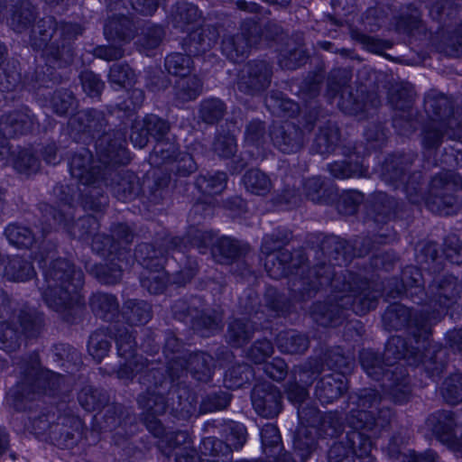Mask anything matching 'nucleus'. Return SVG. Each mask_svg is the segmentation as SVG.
Masks as SVG:
<instances>
[{"instance_id":"54","label":"nucleus","mask_w":462,"mask_h":462,"mask_svg":"<svg viewBox=\"0 0 462 462\" xmlns=\"http://www.w3.org/2000/svg\"><path fill=\"white\" fill-rule=\"evenodd\" d=\"M227 183V175L224 171L216 173L207 172L197 177L195 185L198 189L207 195L220 194L226 188Z\"/></svg>"},{"instance_id":"45","label":"nucleus","mask_w":462,"mask_h":462,"mask_svg":"<svg viewBox=\"0 0 462 462\" xmlns=\"http://www.w3.org/2000/svg\"><path fill=\"white\" fill-rule=\"evenodd\" d=\"M242 182L247 192L261 197L267 196L273 187L269 175L257 168L246 171Z\"/></svg>"},{"instance_id":"64","label":"nucleus","mask_w":462,"mask_h":462,"mask_svg":"<svg viewBox=\"0 0 462 462\" xmlns=\"http://www.w3.org/2000/svg\"><path fill=\"white\" fill-rule=\"evenodd\" d=\"M442 382H436L444 401L451 405L462 401V377H440Z\"/></svg>"},{"instance_id":"44","label":"nucleus","mask_w":462,"mask_h":462,"mask_svg":"<svg viewBox=\"0 0 462 462\" xmlns=\"http://www.w3.org/2000/svg\"><path fill=\"white\" fill-rule=\"evenodd\" d=\"M203 83L196 75H189L180 78L173 86L175 101L184 104L195 100L201 95Z\"/></svg>"},{"instance_id":"58","label":"nucleus","mask_w":462,"mask_h":462,"mask_svg":"<svg viewBox=\"0 0 462 462\" xmlns=\"http://www.w3.org/2000/svg\"><path fill=\"white\" fill-rule=\"evenodd\" d=\"M14 365L19 369L22 375H62L60 373L51 372L43 368L39 355L36 353L15 357Z\"/></svg>"},{"instance_id":"20","label":"nucleus","mask_w":462,"mask_h":462,"mask_svg":"<svg viewBox=\"0 0 462 462\" xmlns=\"http://www.w3.org/2000/svg\"><path fill=\"white\" fill-rule=\"evenodd\" d=\"M125 143V134L121 130L106 131L96 141L97 157L104 165L112 168L116 164H127L130 156Z\"/></svg>"},{"instance_id":"24","label":"nucleus","mask_w":462,"mask_h":462,"mask_svg":"<svg viewBox=\"0 0 462 462\" xmlns=\"http://www.w3.org/2000/svg\"><path fill=\"white\" fill-rule=\"evenodd\" d=\"M191 309L195 311V314L190 320L192 328L201 337H208L222 329V313L216 310L208 308L201 298H194Z\"/></svg>"},{"instance_id":"23","label":"nucleus","mask_w":462,"mask_h":462,"mask_svg":"<svg viewBox=\"0 0 462 462\" xmlns=\"http://www.w3.org/2000/svg\"><path fill=\"white\" fill-rule=\"evenodd\" d=\"M420 135L421 145L425 151H437L445 138L455 140L462 137V115L455 124L428 120L422 126Z\"/></svg>"},{"instance_id":"51","label":"nucleus","mask_w":462,"mask_h":462,"mask_svg":"<svg viewBox=\"0 0 462 462\" xmlns=\"http://www.w3.org/2000/svg\"><path fill=\"white\" fill-rule=\"evenodd\" d=\"M266 107L278 116H294L299 112V105L283 93L273 91L265 99Z\"/></svg>"},{"instance_id":"1","label":"nucleus","mask_w":462,"mask_h":462,"mask_svg":"<svg viewBox=\"0 0 462 462\" xmlns=\"http://www.w3.org/2000/svg\"><path fill=\"white\" fill-rule=\"evenodd\" d=\"M371 238L356 239L350 245L344 239L328 236L321 250L328 255V263L311 267L308 275L295 279L290 291L295 300L310 299L320 288L330 286L332 294L327 301L315 302L310 308L312 319L322 327H338L351 312L362 316L375 309L382 292L373 289L359 274L348 270H335L346 265L353 257H362L372 249Z\"/></svg>"},{"instance_id":"13","label":"nucleus","mask_w":462,"mask_h":462,"mask_svg":"<svg viewBox=\"0 0 462 462\" xmlns=\"http://www.w3.org/2000/svg\"><path fill=\"white\" fill-rule=\"evenodd\" d=\"M427 208L433 213L450 215L462 208V177L453 171H443L430 180Z\"/></svg>"},{"instance_id":"48","label":"nucleus","mask_w":462,"mask_h":462,"mask_svg":"<svg viewBox=\"0 0 462 462\" xmlns=\"http://www.w3.org/2000/svg\"><path fill=\"white\" fill-rule=\"evenodd\" d=\"M163 353L167 360L165 373L167 375H178L180 369L176 364H179L186 352L182 350V343L171 331L165 333Z\"/></svg>"},{"instance_id":"9","label":"nucleus","mask_w":462,"mask_h":462,"mask_svg":"<svg viewBox=\"0 0 462 462\" xmlns=\"http://www.w3.org/2000/svg\"><path fill=\"white\" fill-rule=\"evenodd\" d=\"M291 239V232L284 228L274 229L271 234L263 237L261 252L264 254V268L269 276L279 280L291 276L290 287L295 279L305 277L311 270L306 263L304 254L297 251L294 254L283 249Z\"/></svg>"},{"instance_id":"34","label":"nucleus","mask_w":462,"mask_h":462,"mask_svg":"<svg viewBox=\"0 0 462 462\" xmlns=\"http://www.w3.org/2000/svg\"><path fill=\"white\" fill-rule=\"evenodd\" d=\"M350 359L344 356L340 347L332 348L325 354V362L318 359H311L306 364L303 372L319 374L325 371V366L335 371L339 375H346L349 373Z\"/></svg>"},{"instance_id":"59","label":"nucleus","mask_w":462,"mask_h":462,"mask_svg":"<svg viewBox=\"0 0 462 462\" xmlns=\"http://www.w3.org/2000/svg\"><path fill=\"white\" fill-rule=\"evenodd\" d=\"M226 113V104L217 97L203 99L199 104V117L206 124L213 125L219 122Z\"/></svg>"},{"instance_id":"50","label":"nucleus","mask_w":462,"mask_h":462,"mask_svg":"<svg viewBox=\"0 0 462 462\" xmlns=\"http://www.w3.org/2000/svg\"><path fill=\"white\" fill-rule=\"evenodd\" d=\"M123 315L130 325L146 324L152 318V307L141 300H127L124 303Z\"/></svg>"},{"instance_id":"12","label":"nucleus","mask_w":462,"mask_h":462,"mask_svg":"<svg viewBox=\"0 0 462 462\" xmlns=\"http://www.w3.org/2000/svg\"><path fill=\"white\" fill-rule=\"evenodd\" d=\"M44 327L43 315L34 309L14 310L9 319L0 323V348L14 352L26 339L38 337Z\"/></svg>"},{"instance_id":"55","label":"nucleus","mask_w":462,"mask_h":462,"mask_svg":"<svg viewBox=\"0 0 462 462\" xmlns=\"http://www.w3.org/2000/svg\"><path fill=\"white\" fill-rule=\"evenodd\" d=\"M5 276L14 282H25L35 274L31 262L20 256L8 260L4 270Z\"/></svg>"},{"instance_id":"25","label":"nucleus","mask_w":462,"mask_h":462,"mask_svg":"<svg viewBox=\"0 0 462 462\" xmlns=\"http://www.w3.org/2000/svg\"><path fill=\"white\" fill-rule=\"evenodd\" d=\"M138 403L140 406H142L143 409H146L149 413L152 415L151 419L148 420V418L145 419V426L149 432H151L154 437L159 438V440L157 442L158 448L162 450V452L166 455L167 457H170V452L172 448H175V444L172 443V435L169 436L168 434L165 436L166 439L169 441L168 447H163V439L162 435L164 433V428L161 421L155 418L153 415L158 413H162L166 410V402L164 397L159 396L156 397L154 400H152L149 398L146 401L145 395H140L138 397Z\"/></svg>"},{"instance_id":"19","label":"nucleus","mask_w":462,"mask_h":462,"mask_svg":"<svg viewBox=\"0 0 462 462\" xmlns=\"http://www.w3.org/2000/svg\"><path fill=\"white\" fill-rule=\"evenodd\" d=\"M259 24L253 21H245L239 31L226 34L221 41V51L228 60L237 62L243 60L249 50L259 42Z\"/></svg>"},{"instance_id":"41","label":"nucleus","mask_w":462,"mask_h":462,"mask_svg":"<svg viewBox=\"0 0 462 462\" xmlns=\"http://www.w3.org/2000/svg\"><path fill=\"white\" fill-rule=\"evenodd\" d=\"M247 250L245 245L229 236L217 238L212 247V256L219 263H230Z\"/></svg>"},{"instance_id":"27","label":"nucleus","mask_w":462,"mask_h":462,"mask_svg":"<svg viewBox=\"0 0 462 462\" xmlns=\"http://www.w3.org/2000/svg\"><path fill=\"white\" fill-rule=\"evenodd\" d=\"M37 120L28 107L5 114L0 117V133L5 137L14 138L32 131Z\"/></svg>"},{"instance_id":"4","label":"nucleus","mask_w":462,"mask_h":462,"mask_svg":"<svg viewBox=\"0 0 462 462\" xmlns=\"http://www.w3.org/2000/svg\"><path fill=\"white\" fill-rule=\"evenodd\" d=\"M429 315L430 311L424 307L420 310H411L402 304L394 303L386 309L383 316L384 328L387 330L405 328L416 343L413 346L411 340L400 336L392 337L384 349V358L388 365L404 360L409 365H415L421 361L423 351L429 346L431 327L435 325Z\"/></svg>"},{"instance_id":"11","label":"nucleus","mask_w":462,"mask_h":462,"mask_svg":"<svg viewBox=\"0 0 462 462\" xmlns=\"http://www.w3.org/2000/svg\"><path fill=\"white\" fill-rule=\"evenodd\" d=\"M418 155L413 152L388 156L381 167L382 180L394 189L402 188L412 204L423 201L422 173L412 170Z\"/></svg>"},{"instance_id":"28","label":"nucleus","mask_w":462,"mask_h":462,"mask_svg":"<svg viewBox=\"0 0 462 462\" xmlns=\"http://www.w3.org/2000/svg\"><path fill=\"white\" fill-rule=\"evenodd\" d=\"M424 281L420 269L415 266H407L402 273V285L399 286L396 280L390 281L389 284L394 283L396 288L387 291L386 295L394 299L404 291L415 303L422 304L426 297V292L422 288Z\"/></svg>"},{"instance_id":"62","label":"nucleus","mask_w":462,"mask_h":462,"mask_svg":"<svg viewBox=\"0 0 462 462\" xmlns=\"http://www.w3.org/2000/svg\"><path fill=\"white\" fill-rule=\"evenodd\" d=\"M56 356L61 361V367L64 372L72 375L80 371L82 366L79 352L73 346L60 344L55 347Z\"/></svg>"},{"instance_id":"38","label":"nucleus","mask_w":462,"mask_h":462,"mask_svg":"<svg viewBox=\"0 0 462 462\" xmlns=\"http://www.w3.org/2000/svg\"><path fill=\"white\" fill-rule=\"evenodd\" d=\"M347 386V377H320L315 387V396L321 404H328L337 400Z\"/></svg>"},{"instance_id":"8","label":"nucleus","mask_w":462,"mask_h":462,"mask_svg":"<svg viewBox=\"0 0 462 462\" xmlns=\"http://www.w3.org/2000/svg\"><path fill=\"white\" fill-rule=\"evenodd\" d=\"M82 32L79 23L57 22L53 16H47L32 27L30 44L42 51L49 62L62 67L72 61L73 42Z\"/></svg>"},{"instance_id":"5","label":"nucleus","mask_w":462,"mask_h":462,"mask_svg":"<svg viewBox=\"0 0 462 462\" xmlns=\"http://www.w3.org/2000/svg\"><path fill=\"white\" fill-rule=\"evenodd\" d=\"M276 383L283 388L288 402L297 408L300 426L293 445L300 458L305 461L317 448L319 439L334 438L341 430L337 412L321 413L315 406L301 407L309 396V386L300 383L297 377H276Z\"/></svg>"},{"instance_id":"26","label":"nucleus","mask_w":462,"mask_h":462,"mask_svg":"<svg viewBox=\"0 0 462 462\" xmlns=\"http://www.w3.org/2000/svg\"><path fill=\"white\" fill-rule=\"evenodd\" d=\"M424 111L428 120L457 123L462 116V109L453 111L451 100L437 90H430L424 97Z\"/></svg>"},{"instance_id":"60","label":"nucleus","mask_w":462,"mask_h":462,"mask_svg":"<svg viewBox=\"0 0 462 462\" xmlns=\"http://www.w3.org/2000/svg\"><path fill=\"white\" fill-rule=\"evenodd\" d=\"M169 282L167 272L162 268L145 270L141 277L142 287L151 294L162 293Z\"/></svg>"},{"instance_id":"31","label":"nucleus","mask_w":462,"mask_h":462,"mask_svg":"<svg viewBox=\"0 0 462 462\" xmlns=\"http://www.w3.org/2000/svg\"><path fill=\"white\" fill-rule=\"evenodd\" d=\"M407 443L408 438L394 435L390 439L387 447H383L382 450L389 458L402 457V462H439L438 454L431 449L422 453H417L414 450L402 452L403 446Z\"/></svg>"},{"instance_id":"61","label":"nucleus","mask_w":462,"mask_h":462,"mask_svg":"<svg viewBox=\"0 0 462 462\" xmlns=\"http://www.w3.org/2000/svg\"><path fill=\"white\" fill-rule=\"evenodd\" d=\"M291 302L274 288H268L264 294V307L271 317L285 316L291 310Z\"/></svg>"},{"instance_id":"39","label":"nucleus","mask_w":462,"mask_h":462,"mask_svg":"<svg viewBox=\"0 0 462 462\" xmlns=\"http://www.w3.org/2000/svg\"><path fill=\"white\" fill-rule=\"evenodd\" d=\"M36 16L35 7L30 1L19 0L12 5L7 23L14 32H23L32 25Z\"/></svg>"},{"instance_id":"49","label":"nucleus","mask_w":462,"mask_h":462,"mask_svg":"<svg viewBox=\"0 0 462 462\" xmlns=\"http://www.w3.org/2000/svg\"><path fill=\"white\" fill-rule=\"evenodd\" d=\"M389 102L395 111L409 112L413 108L414 91L408 83H396L389 90Z\"/></svg>"},{"instance_id":"33","label":"nucleus","mask_w":462,"mask_h":462,"mask_svg":"<svg viewBox=\"0 0 462 462\" xmlns=\"http://www.w3.org/2000/svg\"><path fill=\"white\" fill-rule=\"evenodd\" d=\"M69 125L78 132L95 137L106 132L107 119L102 111L91 108L78 112L69 119Z\"/></svg>"},{"instance_id":"14","label":"nucleus","mask_w":462,"mask_h":462,"mask_svg":"<svg viewBox=\"0 0 462 462\" xmlns=\"http://www.w3.org/2000/svg\"><path fill=\"white\" fill-rule=\"evenodd\" d=\"M351 79L352 73L347 69H335L329 73L328 94L330 97L340 95L338 107L346 114L356 115L379 106L381 100L376 93L366 95L365 99L358 95L359 90L354 94L352 87L349 86Z\"/></svg>"},{"instance_id":"3","label":"nucleus","mask_w":462,"mask_h":462,"mask_svg":"<svg viewBox=\"0 0 462 462\" xmlns=\"http://www.w3.org/2000/svg\"><path fill=\"white\" fill-rule=\"evenodd\" d=\"M62 377H21L17 383L5 395L6 403L18 411H32L41 408L37 417H30L28 430L38 438L43 437L51 442L59 441L57 431L60 426L66 428L60 432V439L73 437V431L82 428L79 417L59 416L54 422L55 413L52 407H42L46 398H54L60 394V383Z\"/></svg>"},{"instance_id":"35","label":"nucleus","mask_w":462,"mask_h":462,"mask_svg":"<svg viewBox=\"0 0 462 462\" xmlns=\"http://www.w3.org/2000/svg\"><path fill=\"white\" fill-rule=\"evenodd\" d=\"M219 36L217 28L212 25L202 26L189 33L183 42L184 50L194 56L209 51Z\"/></svg>"},{"instance_id":"22","label":"nucleus","mask_w":462,"mask_h":462,"mask_svg":"<svg viewBox=\"0 0 462 462\" xmlns=\"http://www.w3.org/2000/svg\"><path fill=\"white\" fill-rule=\"evenodd\" d=\"M170 123L154 115H146L143 120H135L131 128L130 140L135 147L143 148L152 137L157 143L166 140L170 133Z\"/></svg>"},{"instance_id":"10","label":"nucleus","mask_w":462,"mask_h":462,"mask_svg":"<svg viewBox=\"0 0 462 462\" xmlns=\"http://www.w3.org/2000/svg\"><path fill=\"white\" fill-rule=\"evenodd\" d=\"M69 191V188L67 186L55 187L54 193L60 199L59 208L49 204L41 206L40 208L45 221V226H42V236L49 233L53 225H58L65 228L71 237L80 241H88L99 228L98 219L94 216L87 215L74 221L75 195H70Z\"/></svg>"},{"instance_id":"29","label":"nucleus","mask_w":462,"mask_h":462,"mask_svg":"<svg viewBox=\"0 0 462 462\" xmlns=\"http://www.w3.org/2000/svg\"><path fill=\"white\" fill-rule=\"evenodd\" d=\"M269 135L273 146L283 153L297 152L303 145L302 131L292 123L273 125Z\"/></svg>"},{"instance_id":"46","label":"nucleus","mask_w":462,"mask_h":462,"mask_svg":"<svg viewBox=\"0 0 462 462\" xmlns=\"http://www.w3.org/2000/svg\"><path fill=\"white\" fill-rule=\"evenodd\" d=\"M179 364H176L180 369L179 374L182 373L206 374L210 372V365L213 364V358L207 353H185Z\"/></svg>"},{"instance_id":"42","label":"nucleus","mask_w":462,"mask_h":462,"mask_svg":"<svg viewBox=\"0 0 462 462\" xmlns=\"http://www.w3.org/2000/svg\"><path fill=\"white\" fill-rule=\"evenodd\" d=\"M340 139L339 129L336 123L328 121L320 125L311 145L313 152L325 155L333 152Z\"/></svg>"},{"instance_id":"7","label":"nucleus","mask_w":462,"mask_h":462,"mask_svg":"<svg viewBox=\"0 0 462 462\" xmlns=\"http://www.w3.org/2000/svg\"><path fill=\"white\" fill-rule=\"evenodd\" d=\"M69 171L79 181V199L85 209L101 212L108 204L104 187L108 186L112 167L104 165L98 158L94 159L88 149L75 152L69 162Z\"/></svg>"},{"instance_id":"16","label":"nucleus","mask_w":462,"mask_h":462,"mask_svg":"<svg viewBox=\"0 0 462 462\" xmlns=\"http://www.w3.org/2000/svg\"><path fill=\"white\" fill-rule=\"evenodd\" d=\"M462 295V282L452 274L438 275L429 284L424 309L430 311V320L437 324L448 308Z\"/></svg>"},{"instance_id":"63","label":"nucleus","mask_w":462,"mask_h":462,"mask_svg":"<svg viewBox=\"0 0 462 462\" xmlns=\"http://www.w3.org/2000/svg\"><path fill=\"white\" fill-rule=\"evenodd\" d=\"M439 50L449 57L462 54V23L453 31L447 29L442 32Z\"/></svg>"},{"instance_id":"21","label":"nucleus","mask_w":462,"mask_h":462,"mask_svg":"<svg viewBox=\"0 0 462 462\" xmlns=\"http://www.w3.org/2000/svg\"><path fill=\"white\" fill-rule=\"evenodd\" d=\"M251 401L255 412L266 419L277 417L282 410V394L269 382H258L254 385Z\"/></svg>"},{"instance_id":"17","label":"nucleus","mask_w":462,"mask_h":462,"mask_svg":"<svg viewBox=\"0 0 462 462\" xmlns=\"http://www.w3.org/2000/svg\"><path fill=\"white\" fill-rule=\"evenodd\" d=\"M183 248H186V245L182 239L164 236L154 244H139L135 248L134 256L145 270H152L164 267L169 252L181 251Z\"/></svg>"},{"instance_id":"53","label":"nucleus","mask_w":462,"mask_h":462,"mask_svg":"<svg viewBox=\"0 0 462 462\" xmlns=\"http://www.w3.org/2000/svg\"><path fill=\"white\" fill-rule=\"evenodd\" d=\"M328 171L334 178L346 180L365 176L367 169L361 162L349 159L328 164Z\"/></svg>"},{"instance_id":"52","label":"nucleus","mask_w":462,"mask_h":462,"mask_svg":"<svg viewBox=\"0 0 462 462\" xmlns=\"http://www.w3.org/2000/svg\"><path fill=\"white\" fill-rule=\"evenodd\" d=\"M200 18L201 13L199 8L187 2L178 3L172 14L174 27L183 32L189 30V26L195 24Z\"/></svg>"},{"instance_id":"56","label":"nucleus","mask_w":462,"mask_h":462,"mask_svg":"<svg viewBox=\"0 0 462 462\" xmlns=\"http://www.w3.org/2000/svg\"><path fill=\"white\" fill-rule=\"evenodd\" d=\"M140 30L136 44L141 51L154 50L162 43L164 37V30L162 26L145 23Z\"/></svg>"},{"instance_id":"47","label":"nucleus","mask_w":462,"mask_h":462,"mask_svg":"<svg viewBox=\"0 0 462 462\" xmlns=\"http://www.w3.org/2000/svg\"><path fill=\"white\" fill-rule=\"evenodd\" d=\"M276 345L283 353L302 354L309 348L310 340L307 336L295 330H286L277 335Z\"/></svg>"},{"instance_id":"18","label":"nucleus","mask_w":462,"mask_h":462,"mask_svg":"<svg viewBox=\"0 0 462 462\" xmlns=\"http://www.w3.org/2000/svg\"><path fill=\"white\" fill-rule=\"evenodd\" d=\"M273 67L265 60H254L246 62L237 75V89L248 96H257L271 85Z\"/></svg>"},{"instance_id":"36","label":"nucleus","mask_w":462,"mask_h":462,"mask_svg":"<svg viewBox=\"0 0 462 462\" xmlns=\"http://www.w3.org/2000/svg\"><path fill=\"white\" fill-rule=\"evenodd\" d=\"M257 328L254 322L245 318H235L228 321L225 338L232 347L239 348L254 337Z\"/></svg>"},{"instance_id":"30","label":"nucleus","mask_w":462,"mask_h":462,"mask_svg":"<svg viewBox=\"0 0 462 462\" xmlns=\"http://www.w3.org/2000/svg\"><path fill=\"white\" fill-rule=\"evenodd\" d=\"M202 453L214 457L213 460L201 458L199 462H228L232 451L227 444L217 438H207L202 442ZM175 462H198L193 449L185 448L181 453L176 454Z\"/></svg>"},{"instance_id":"57","label":"nucleus","mask_w":462,"mask_h":462,"mask_svg":"<svg viewBox=\"0 0 462 462\" xmlns=\"http://www.w3.org/2000/svg\"><path fill=\"white\" fill-rule=\"evenodd\" d=\"M192 54L172 52L166 56L164 68L167 72L175 77L189 76L194 69V62L190 57Z\"/></svg>"},{"instance_id":"32","label":"nucleus","mask_w":462,"mask_h":462,"mask_svg":"<svg viewBox=\"0 0 462 462\" xmlns=\"http://www.w3.org/2000/svg\"><path fill=\"white\" fill-rule=\"evenodd\" d=\"M110 178L112 192L118 200L127 202L140 195L142 184L140 179L133 171L115 172L112 170Z\"/></svg>"},{"instance_id":"37","label":"nucleus","mask_w":462,"mask_h":462,"mask_svg":"<svg viewBox=\"0 0 462 462\" xmlns=\"http://www.w3.org/2000/svg\"><path fill=\"white\" fill-rule=\"evenodd\" d=\"M104 34L108 41L128 43L135 35V26L128 17L114 15L106 23Z\"/></svg>"},{"instance_id":"2","label":"nucleus","mask_w":462,"mask_h":462,"mask_svg":"<svg viewBox=\"0 0 462 462\" xmlns=\"http://www.w3.org/2000/svg\"><path fill=\"white\" fill-rule=\"evenodd\" d=\"M381 393L365 388L350 394L346 416L345 441L335 442L328 453V462H376L371 455L374 440L388 431L392 411L380 406L389 399L394 403L406 402L411 394L409 377H371Z\"/></svg>"},{"instance_id":"40","label":"nucleus","mask_w":462,"mask_h":462,"mask_svg":"<svg viewBox=\"0 0 462 462\" xmlns=\"http://www.w3.org/2000/svg\"><path fill=\"white\" fill-rule=\"evenodd\" d=\"M93 313L105 321H113L119 315V302L114 294L96 292L89 298Z\"/></svg>"},{"instance_id":"15","label":"nucleus","mask_w":462,"mask_h":462,"mask_svg":"<svg viewBox=\"0 0 462 462\" xmlns=\"http://www.w3.org/2000/svg\"><path fill=\"white\" fill-rule=\"evenodd\" d=\"M109 334L115 337L119 357L118 375H134L142 373H158L163 375L154 362H149L143 356L135 354L136 341L133 331L124 325L116 324L109 328Z\"/></svg>"},{"instance_id":"6","label":"nucleus","mask_w":462,"mask_h":462,"mask_svg":"<svg viewBox=\"0 0 462 462\" xmlns=\"http://www.w3.org/2000/svg\"><path fill=\"white\" fill-rule=\"evenodd\" d=\"M46 288L42 298L47 306L60 313L62 319L72 322V313L80 301L84 274L79 268L62 258L51 262L44 271Z\"/></svg>"},{"instance_id":"43","label":"nucleus","mask_w":462,"mask_h":462,"mask_svg":"<svg viewBox=\"0 0 462 462\" xmlns=\"http://www.w3.org/2000/svg\"><path fill=\"white\" fill-rule=\"evenodd\" d=\"M398 206L399 203L393 197L377 192L373 197L369 214L375 223H385L396 216Z\"/></svg>"}]
</instances>
